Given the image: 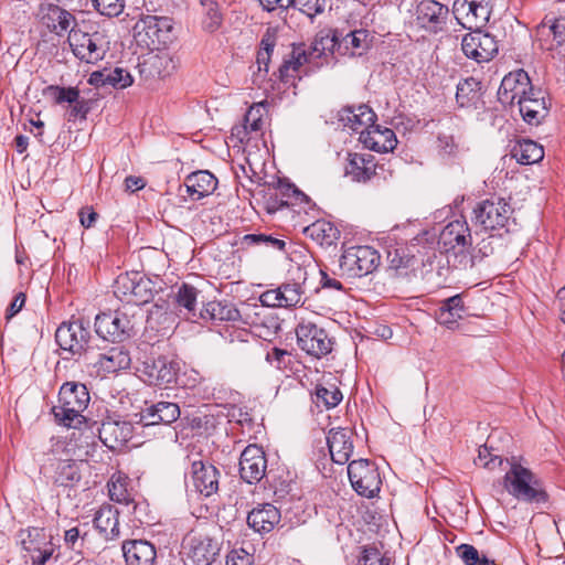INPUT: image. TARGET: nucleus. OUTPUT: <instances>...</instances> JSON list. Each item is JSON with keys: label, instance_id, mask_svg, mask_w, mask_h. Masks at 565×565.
Instances as JSON below:
<instances>
[{"label": "nucleus", "instance_id": "f257e3e1", "mask_svg": "<svg viewBox=\"0 0 565 565\" xmlns=\"http://www.w3.org/2000/svg\"><path fill=\"white\" fill-rule=\"evenodd\" d=\"M90 401L88 388L83 383L65 382L58 391V404L52 407L57 424L78 428L86 422L83 412Z\"/></svg>", "mask_w": 565, "mask_h": 565}, {"label": "nucleus", "instance_id": "f03ea898", "mask_svg": "<svg viewBox=\"0 0 565 565\" xmlns=\"http://www.w3.org/2000/svg\"><path fill=\"white\" fill-rule=\"evenodd\" d=\"M513 207L502 198H491L479 202L473 209V221L486 232L502 236L515 230Z\"/></svg>", "mask_w": 565, "mask_h": 565}, {"label": "nucleus", "instance_id": "7ed1b4c3", "mask_svg": "<svg viewBox=\"0 0 565 565\" xmlns=\"http://www.w3.org/2000/svg\"><path fill=\"white\" fill-rule=\"evenodd\" d=\"M132 307L124 306L115 311L102 312L95 317V332L113 343H122L136 334L135 316Z\"/></svg>", "mask_w": 565, "mask_h": 565}, {"label": "nucleus", "instance_id": "20e7f679", "mask_svg": "<svg viewBox=\"0 0 565 565\" xmlns=\"http://www.w3.org/2000/svg\"><path fill=\"white\" fill-rule=\"evenodd\" d=\"M504 487L518 500L542 504L548 500L546 491L540 487L533 472L520 463H511L504 476Z\"/></svg>", "mask_w": 565, "mask_h": 565}, {"label": "nucleus", "instance_id": "39448f33", "mask_svg": "<svg viewBox=\"0 0 565 565\" xmlns=\"http://www.w3.org/2000/svg\"><path fill=\"white\" fill-rule=\"evenodd\" d=\"M173 24L168 17L143 15L134 26L137 44L151 52L160 51L172 41Z\"/></svg>", "mask_w": 565, "mask_h": 565}, {"label": "nucleus", "instance_id": "423d86ee", "mask_svg": "<svg viewBox=\"0 0 565 565\" xmlns=\"http://www.w3.org/2000/svg\"><path fill=\"white\" fill-rule=\"evenodd\" d=\"M67 40L73 54L82 62L88 64L102 61L109 50V41L105 31H83L73 26L70 30Z\"/></svg>", "mask_w": 565, "mask_h": 565}, {"label": "nucleus", "instance_id": "0eeeda50", "mask_svg": "<svg viewBox=\"0 0 565 565\" xmlns=\"http://www.w3.org/2000/svg\"><path fill=\"white\" fill-rule=\"evenodd\" d=\"M331 38H321L319 41L316 40L309 51H306L303 46L294 47L292 51L286 55L282 63L278 67V72H274L273 75L277 76L284 84H294L296 78H301V67L306 63H311L313 60L319 58L324 50H331L332 46L328 47L326 44L330 43Z\"/></svg>", "mask_w": 565, "mask_h": 565}, {"label": "nucleus", "instance_id": "6e6552de", "mask_svg": "<svg viewBox=\"0 0 565 565\" xmlns=\"http://www.w3.org/2000/svg\"><path fill=\"white\" fill-rule=\"evenodd\" d=\"M381 264L379 252L367 245L345 247L339 260L343 274L349 277H363L372 274Z\"/></svg>", "mask_w": 565, "mask_h": 565}, {"label": "nucleus", "instance_id": "1a4fd4ad", "mask_svg": "<svg viewBox=\"0 0 565 565\" xmlns=\"http://www.w3.org/2000/svg\"><path fill=\"white\" fill-rule=\"evenodd\" d=\"M348 476L353 490L361 497L372 499L381 491L382 478L379 468L369 459L351 461Z\"/></svg>", "mask_w": 565, "mask_h": 565}, {"label": "nucleus", "instance_id": "9d476101", "mask_svg": "<svg viewBox=\"0 0 565 565\" xmlns=\"http://www.w3.org/2000/svg\"><path fill=\"white\" fill-rule=\"evenodd\" d=\"M90 340V324L83 318L62 322L55 331L57 345L73 355L86 351Z\"/></svg>", "mask_w": 565, "mask_h": 565}, {"label": "nucleus", "instance_id": "9b49d317", "mask_svg": "<svg viewBox=\"0 0 565 565\" xmlns=\"http://www.w3.org/2000/svg\"><path fill=\"white\" fill-rule=\"evenodd\" d=\"M298 347L308 355L320 359L332 351L333 341L328 332L310 321H302L296 328Z\"/></svg>", "mask_w": 565, "mask_h": 565}, {"label": "nucleus", "instance_id": "f8f14e48", "mask_svg": "<svg viewBox=\"0 0 565 565\" xmlns=\"http://www.w3.org/2000/svg\"><path fill=\"white\" fill-rule=\"evenodd\" d=\"M452 12L458 23L465 29H480L490 19L491 0H455Z\"/></svg>", "mask_w": 565, "mask_h": 565}, {"label": "nucleus", "instance_id": "ddd939ff", "mask_svg": "<svg viewBox=\"0 0 565 565\" xmlns=\"http://www.w3.org/2000/svg\"><path fill=\"white\" fill-rule=\"evenodd\" d=\"M221 542L209 535H188L183 540L186 558L193 565H212L220 555Z\"/></svg>", "mask_w": 565, "mask_h": 565}, {"label": "nucleus", "instance_id": "4468645a", "mask_svg": "<svg viewBox=\"0 0 565 565\" xmlns=\"http://www.w3.org/2000/svg\"><path fill=\"white\" fill-rule=\"evenodd\" d=\"M22 548L29 553L34 565H44L53 555L52 536L43 527H28L19 533Z\"/></svg>", "mask_w": 565, "mask_h": 565}, {"label": "nucleus", "instance_id": "2eb2a0df", "mask_svg": "<svg viewBox=\"0 0 565 565\" xmlns=\"http://www.w3.org/2000/svg\"><path fill=\"white\" fill-rule=\"evenodd\" d=\"M461 50L468 58L477 63H483L492 60L499 49L492 34L482 32L480 29H473L462 38Z\"/></svg>", "mask_w": 565, "mask_h": 565}, {"label": "nucleus", "instance_id": "dca6fc26", "mask_svg": "<svg viewBox=\"0 0 565 565\" xmlns=\"http://www.w3.org/2000/svg\"><path fill=\"white\" fill-rule=\"evenodd\" d=\"M180 371L179 362L170 360L167 356L148 359L140 369L143 381L149 385L167 387L175 382Z\"/></svg>", "mask_w": 565, "mask_h": 565}, {"label": "nucleus", "instance_id": "f3484780", "mask_svg": "<svg viewBox=\"0 0 565 565\" xmlns=\"http://www.w3.org/2000/svg\"><path fill=\"white\" fill-rule=\"evenodd\" d=\"M471 233L467 221L461 217L449 222L440 232L438 246L443 253H463L471 246Z\"/></svg>", "mask_w": 565, "mask_h": 565}, {"label": "nucleus", "instance_id": "a211bd4d", "mask_svg": "<svg viewBox=\"0 0 565 565\" xmlns=\"http://www.w3.org/2000/svg\"><path fill=\"white\" fill-rule=\"evenodd\" d=\"M131 358L126 347L116 343L103 352L98 353L96 360L92 363L95 376L106 379L110 374L130 367Z\"/></svg>", "mask_w": 565, "mask_h": 565}, {"label": "nucleus", "instance_id": "6ab92c4d", "mask_svg": "<svg viewBox=\"0 0 565 565\" xmlns=\"http://www.w3.org/2000/svg\"><path fill=\"white\" fill-rule=\"evenodd\" d=\"M43 95L51 97L57 105L68 104V120H75L77 118L86 119L90 110L89 102L85 98H81L77 87L49 85L43 89Z\"/></svg>", "mask_w": 565, "mask_h": 565}, {"label": "nucleus", "instance_id": "aec40b11", "mask_svg": "<svg viewBox=\"0 0 565 565\" xmlns=\"http://www.w3.org/2000/svg\"><path fill=\"white\" fill-rule=\"evenodd\" d=\"M249 306L244 305L242 309L236 308L226 300H213L203 305L199 310V319L211 322L242 321L243 323H254L249 321L246 310Z\"/></svg>", "mask_w": 565, "mask_h": 565}, {"label": "nucleus", "instance_id": "412c9836", "mask_svg": "<svg viewBox=\"0 0 565 565\" xmlns=\"http://www.w3.org/2000/svg\"><path fill=\"white\" fill-rule=\"evenodd\" d=\"M267 459L265 451L257 445H248L241 454L239 476L249 483L259 482L266 473Z\"/></svg>", "mask_w": 565, "mask_h": 565}, {"label": "nucleus", "instance_id": "4be33fe9", "mask_svg": "<svg viewBox=\"0 0 565 565\" xmlns=\"http://www.w3.org/2000/svg\"><path fill=\"white\" fill-rule=\"evenodd\" d=\"M546 92L542 88L532 86L521 99H519V110L525 122L537 126L548 115V105L546 102Z\"/></svg>", "mask_w": 565, "mask_h": 565}, {"label": "nucleus", "instance_id": "5701e85b", "mask_svg": "<svg viewBox=\"0 0 565 565\" xmlns=\"http://www.w3.org/2000/svg\"><path fill=\"white\" fill-rule=\"evenodd\" d=\"M39 15L42 23L58 36L70 34V30L77 26L74 14L55 3H41Z\"/></svg>", "mask_w": 565, "mask_h": 565}, {"label": "nucleus", "instance_id": "b1692460", "mask_svg": "<svg viewBox=\"0 0 565 565\" xmlns=\"http://www.w3.org/2000/svg\"><path fill=\"white\" fill-rule=\"evenodd\" d=\"M448 15V7L435 0H423L416 8L418 25L431 33H437L443 30Z\"/></svg>", "mask_w": 565, "mask_h": 565}, {"label": "nucleus", "instance_id": "393cba45", "mask_svg": "<svg viewBox=\"0 0 565 565\" xmlns=\"http://www.w3.org/2000/svg\"><path fill=\"white\" fill-rule=\"evenodd\" d=\"M533 85L524 70H518L507 74L501 81L498 89V99L502 105L518 104Z\"/></svg>", "mask_w": 565, "mask_h": 565}, {"label": "nucleus", "instance_id": "a878e982", "mask_svg": "<svg viewBox=\"0 0 565 565\" xmlns=\"http://www.w3.org/2000/svg\"><path fill=\"white\" fill-rule=\"evenodd\" d=\"M377 170L384 171V168L375 162L373 154L358 152L348 154L344 172L352 181L366 183L379 174Z\"/></svg>", "mask_w": 565, "mask_h": 565}, {"label": "nucleus", "instance_id": "bb28decb", "mask_svg": "<svg viewBox=\"0 0 565 565\" xmlns=\"http://www.w3.org/2000/svg\"><path fill=\"white\" fill-rule=\"evenodd\" d=\"M288 274L290 278L278 287V289H280L281 299L284 301L282 308L296 307L299 305H303L305 302L303 286L307 280L306 268L296 265L288 270Z\"/></svg>", "mask_w": 565, "mask_h": 565}, {"label": "nucleus", "instance_id": "cd10ccee", "mask_svg": "<svg viewBox=\"0 0 565 565\" xmlns=\"http://www.w3.org/2000/svg\"><path fill=\"white\" fill-rule=\"evenodd\" d=\"M134 436V426L127 420H104L98 429V437L111 450L120 449Z\"/></svg>", "mask_w": 565, "mask_h": 565}, {"label": "nucleus", "instance_id": "c85d7f7f", "mask_svg": "<svg viewBox=\"0 0 565 565\" xmlns=\"http://www.w3.org/2000/svg\"><path fill=\"white\" fill-rule=\"evenodd\" d=\"M191 477L193 486L200 494L210 497L217 492L220 471L212 463L202 460L193 461Z\"/></svg>", "mask_w": 565, "mask_h": 565}, {"label": "nucleus", "instance_id": "c756f323", "mask_svg": "<svg viewBox=\"0 0 565 565\" xmlns=\"http://www.w3.org/2000/svg\"><path fill=\"white\" fill-rule=\"evenodd\" d=\"M181 411L177 403L160 401L140 413L139 424L142 426L170 425L180 418Z\"/></svg>", "mask_w": 565, "mask_h": 565}, {"label": "nucleus", "instance_id": "7c9ffc66", "mask_svg": "<svg viewBox=\"0 0 565 565\" xmlns=\"http://www.w3.org/2000/svg\"><path fill=\"white\" fill-rule=\"evenodd\" d=\"M360 141L365 148L376 152L393 151L397 145L395 132L375 122L367 130H361Z\"/></svg>", "mask_w": 565, "mask_h": 565}, {"label": "nucleus", "instance_id": "2f4dec72", "mask_svg": "<svg viewBox=\"0 0 565 565\" xmlns=\"http://www.w3.org/2000/svg\"><path fill=\"white\" fill-rule=\"evenodd\" d=\"M327 444L334 463L344 465L353 452L352 431L347 428H333L329 431Z\"/></svg>", "mask_w": 565, "mask_h": 565}, {"label": "nucleus", "instance_id": "473e14b6", "mask_svg": "<svg viewBox=\"0 0 565 565\" xmlns=\"http://www.w3.org/2000/svg\"><path fill=\"white\" fill-rule=\"evenodd\" d=\"M280 511L271 503L258 504L248 512L247 524L254 532L266 534L280 522Z\"/></svg>", "mask_w": 565, "mask_h": 565}, {"label": "nucleus", "instance_id": "72a5a7b5", "mask_svg": "<svg viewBox=\"0 0 565 565\" xmlns=\"http://www.w3.org/2000/svg\"><path fill=\"white\" fill-rule=\"evenodd\" d=\"M338 120L354 131L367 130L376 120V114L367 105L345 106L338 113Z\"/></svg>", "mask_w": 565, "mask_h": 565}, {"label": "nucleus", "instance_id": "f704fd0d", "mask_svg": "<svg viewBox=\"0 0 565 565\" xmlns=\"http://www.w3.org/2000/svg\"><path fill=\"white\" fill-rule=\"evenodd\" d=\"M122 553L127 565H154L156 546L146 540H131L122 543Z\"/></svg>", "mask_w": 565, "mask_h": 565}, {"label": "nucleus", "instance_id": "c9c22d12", "mask_svg": "<svg viewBox=\"0 0 565 565\" xmlns=\"http://www.w3.org/2000/svg\"><path fill=\"white\" fill-rule=\"evenodd\" d=\"M185 193L193 200L199 201L212 194L217 186V179L207 170H200L189 174L183 184Z\"/></svg>", "mask_w": 565, "mask_h": 565}, {"label": "nucleus", "instance_id": "e433bc0d", "mask_svg": "<svg viewBox=\"0 0 565 565\" xmlns=\"http://www.w3.org/2000/svg\"><path fill=\"white\" fill-rule=\"evenodd\" d=\"M466 310L462 296H451L440 302L439 308L435 312L436 321L452 330L458 326V321L463 318Z\"/></svg>", "mask_w": 565, "mask_h": 565}, {"label": "nucleus", "instance_id": "4c0bfd02", "mask_svg": "<svg viewBox=\"0 0 565 565\" xmlns=\"http://www.w3.org/2000/svg\"><path fill=\"white\" fill-rule=\"evenodd\" d=\"M95 529L105 540H115L119 537V512L110 504H103L94 516Z\"/></svg>", "mask_w": 565, "mask_h": 565}, {"label": "nucleus", "instance_id": "58836bf2", "mask_svg": "<svg viewBox=\"0 0 565 565\" xmlns=\"http://www.w3.org/2000/svg\"><path fill=\"white\" fill-rule=\"evenodd\" d=\"M413 248H415V245L397 244L391 246L386 253L388 269L395 271L397 276L407 275V270L413 269L417 263Z\"/></svg>", "mask_w": 565, "mask_h": 565}, {"label": "nucleus", "instance_id": "ea45409f", "mask_svg": "<svg viewBox=\"0 0 565 565\" xmlns=\"http://www.w3.org/2000/svg\"><path fill=\"white\" fill-rule=\"evenodd\" d=\"M135 282L130 301L135 306L150 302L158 292L163 290V280L158 276L152 279L137 271Z\"/></svg>", "mask_w": 565, "mask_h": 565}, {"label": "nucleus", "instance_id": "a19ab883", "mask_svg": "<svg viewBox=\"0 0 565 565\" xmlns=\"http://www.w3.org/2000/svg\"><path fill=\"white\" fill-rule=\"evenodd\" d=\"M367 38L369 32L364 29L351 31L345 35H342L338 30H334L330 40V45L332 47L335 45L341 47L343 45L347 51L351 50V55L362 54V52L367 49Z\"/></svg>", "mask_w": 565, "mask_h": 565}, {"label": "nucleus", "instance_id": "79ce46f5", "mask_svg": "<svg viewBox=\"0 0 565 565\" xmlns=\"http://www.w3.org/2000/svg\"><path fill=\"white\" fill-rule=\"evenodd\" d=\"M200 291L194 286L183 282L174 295V303L178 310L183 313L188 319L196 321L199 311L196 309L198 296Z\"/></svg>", "mask_w": 565, "mask_h": 565}, {"label": "nucleus", "instance_id": "37998d69", "mask_svg": "<svg viewBox=\"0 0 565 565\" xmlns=\"http://www.w3.org/2000/svg\"><path fill=\"white\" fill-rule=\"evenodd\" d=\"M307 237L320 246H331L340 238V231L331 222L318 220L303 228Z\"/></svg>", "mask_w": 565, "mask_h": 565}, {"label": "nucleus", "instance_id": "c03bdc74", "mask_svg": "<svg viewBox=\"0 0 565 565\" xmlns=\"http://www.w3.org/2000/svg\"><path fill=\"white\" fill-rule=\"evenodd\" d=\"M139 66L141 74L151 77H166L175 67L172 57L167 52L149 55Z\"/></svg>", "mask_w": 565, "mask_h": 565}, {"label": "nucleus", "instance_id": "a18cd8bd", "mask_svg": "<svg viewBox=\"0 0 565 565\" xmlns=\"http://www.w3.org/2000/svg\"><path fill=\"white\" fill-rule=\"evenodd\" d=\"M482 83L470 76L457 84L456 102L461 108H477L481 98Z\"/></svg>", "mask_w": 565, "mask_h": 565}, {"label": "nucleus", "instance_id": "49530a36", "mask_svg": "<svg viewBox=\"0 0 565 565\" xmlns=\"http://www.w3.org/2000/svg\"><path fill=\"white\" fill-rule=\"evenodd\" d=\"M285 184L279 182L277 185H267L259 191L262 205L268 214H275L284 207L290 206Z\"/></svg>", "mask_w": 565, "mask_h": 565}, {"label": "nucleus", "instance_id": "de8ad7c7", "mask_svg": "<svg viewBox=\"0 0 565 565\" xmlns=\"http://www.w3.org/2000/svg\"><path fill=\"white\" fill-rule=\"evenodd\" d=\"M511 157L520 164H534L543 160L544 149L534 140L521 139L512 147Z\"/></svg>", "mask_w": 565, "mask_h": 565}, {"label": "nucleus", "instance_id": "09e8293b", "mask_svg": "<svg viewBox=\"0 0 565 565\" xmlns=\"http://www.w3.org/2000/svg\"><path fill=\"white\" fill-rule=\"evenodd\" d=\"M134 79L130 73L121 67H116L107 73L95 72L90 76V83H100L102 85H109L117 89H122L132 84Z\"/></svg>", "mask_w": 565, "mask_h": 565}, {"label": "nucleus", "instance_id": "8fccbe9b", "mask_svg": "<svg viewBox=\"0 0 565 565\" xmlns=\"http://www.w3.org/2000/svg\"><path fill=\"white\" fill-rule=\"evenodd\" d=\"M313 402L318 407H326L327 409L338 406L342 398V392L333 383H319L313 391Z\"/></svg>", "mask_w": 565, "mask_h": 565}, {"label": "nucleus", "instance_id": "3c124183", "mask_svg": "<svg viewBox=\"0 0 565 565\" xmlns=\"http://www.w3.org/2000/svg\"><path fill=\"white\" fill-rule=\"evenodd\" d=\"M82 476L78 465L74 460H61L55 470V484L64 488L74 487Z\"/></svg>", "mask_w": 565, "mask_h": 565}, {"label": "nucleus", "instance_id": "603ef678", "mask_svg": "<svg viewBox=\"0 0 565 565\" xmlns=\"http://www.w3.org/2000/svg\"><path fill=\"white\" fill-rule=\"evenodd\" d=\"M108 493L111 501L125 504L126 507L130 505L132 501V495L128 489V478L125 476L113 475L110 480L107 483Z\"/></svg>", "mask_w": 565, "mask_h": 565}, {"label": "nucleus", "instance_id": "864d4df0", "mask_svg": "<svg viewBox=\"0 0 565 565\" xmlns=\"http://www.w3.org/2000/svg\"><path fill=\"white\" fill-rule=\"evenodd\" d=\"M137 271L120 274L114 281V295L121 301H126L128 305L131 301L135 279Z\"/></svg>", "mask_w": 565, "mask_h": 565}, {"label": "nucleus", "instance_id": "5fc2aeb1", "mask_svg": "<svg viewBox=\"0 0 565 565\" xmlns=\"http://www.w3.org/2000/svg\"><path fill=\"white\" fill-rule=\"evenodd\" d=\"M537 32L541 35L553 36V41L556 45H561L565 42V19L558 18L548 21H543Z\"/></svg>", "mask_w": 565, "mask_h": 565}, {"label": "nucleus", "instance_id": "6e6d98bb", "mask_svg": "<svg viewBox=\"0 0 565 565\" xmlns=\"http://www.w3.org/2000/svg\"><path fill=\"white\" fill-rule=\"evenodd\" d=\"M243 243L247 246H258L264 245L267 248L275 250H284L286 247V242L277 238L273 235L267 234H247L243 237Z\"/></svg>", "mask_w": 565, "mask_h": 565}, {"label": "nucleus", "instance_id": "4d7b16f0", "mask_svg": "<svg viewBox=\"0 0 565 565\" xmlns=\"http://www.w3.org/2000/svg\"><path fill=\"white\" fill-rule=\"evenodd\" d=\"M266 113V108L263 104H255L248 108L246 111L243 122L249 128L255 135L262 132L264 127V115Z\"/></svg>", "mask_w": 565, "mask_h": 565}, {"label": "nucleus", "instance_id": "13d9d810", "mask_svg": "<svg viewBox=\"0 0 565 565\" xmlns=\"http://www.w3.org/2000/svg\"><path fill=\"white\" fill-rule=\"evenodd\" d=\"M326 3V0H289L288 9H297L312 21L324 11Z\"/></svg>", "mask_w": 565, "mask_h": 565}, {"label": "nucleus", "instance_id": "bf43d9fd", "mask_svg": "<svg viewBox=\"0 0 565 565\" xmlns=\"http://www.w3.org/2000/svg\"><path fill=\"white\" fill-rule=\"evenodd\" d=\"M266 360L271 365H274L277 370L280 371H292L294 365V356L291 352L279 349V348H273L269 352L266 354Z\"/></svg>", "mask_w": 565, "mask_h": 565}, {"label": "nucleus", "instance_id": "052dcab7", "mask_svg": "<svg viewBox=\"0 0 565 565\" xmlns=\"http://www.w3.org/2000/svg\"><path fill=\"white\" fill-rule=\"evenodd\" d=\"M204 7V19H203V28L210 32H214L222 24V14L218 10V6L216 2L212 0H206V2L202 1Z\"/></svg>", "mask_w": 565, "mask_h": 565}, {"label": "nucleus", "instance_id": "680f3d73", "mask_svg": "<svg viewBox=\"0 0 565 565\" xmlns=\"http://www.w3.org/2000/svg\"><path fill=\"white\" fill-rule=\"evenodd\" d=\"M358 565H390V558L383 555L374 545L362 547Z\"/></svg>", "mask_w": 565, "mask_h": 565}, {"label": "nucleus", "instance_id": "e2e57ef3", "mask_svg": "<svg viewBox=\"0 0 565 565\" xmlns=\"http://www.w3.org/2000/svg\"><path fill=\"white\" fill-rule=\"evenodd\" d=\"M478 461L487 469H495L503 463V458L494 452V449L488 444L481 446L478 451Z\"/></svg>", "mask_w": 565, "mask_h": 565}, {"label": "nucleus", "instance_id": "0e129e2a", "mask_svg": "<svg viewBox=\"0 0 565 565\" xmlns=\"http://www.w3.org/2000/svg\"><path fill=\"white\" fill-rule=\"evenodd\" d=\"M94 8L105 17H117L124 10V0H92Z\"/></svg>", "mask_w": 565, "mask_h": 565}, {"label": "nucleus", "instance_id": "69168bd1", "mask_svg": "<svg viewBox=\"0 0 565 565\" xmlns=\"http://www.w3.org/2000/svg\"><path fill=\"white\" fill-rule=\"evenodd\" d=\"M285 191H287L288 200L291 201L290 206L303 205L305 212L315 206V203H312L311 199L298 190L294 184L286 183Z\"/></svg>", "mask_w": 565, "mask_h": 565}, {"label": "nucleus", "instance_id": "338daca9", "mask_svg": "<svg viewBox=\"0 0 565 565\" xmlns=\"http://www.w3.org/2000/svg\"><path fill=\"white\" fill-rule=\"evenodd\" d=\"M456 554L465 565H479L482 561V556L471 544H460L456 547Z\"/></svg>", "mask_w": 565, "mask_h": 565}, {"label": "nucleus", "instance_id": "774afa93", "mask_svg": "<svg viewBox=\"0 0 565 565\" xmlns=\"http://www.w3.org/2000/svg\"><path fill=\"white\" fill-rule=\"evenodd\" d=\"M254 556L244 548H233L226 555V565H253Z\"/></svg>", "mask_w": 565, "mask_h": 565}]
</instances>
